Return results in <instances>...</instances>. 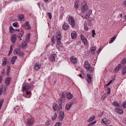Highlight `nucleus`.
I'll return each mask as SVG.
<instances>
[{"mask_svg":"<svg viewBox=\"0 0 126 126\" xmlns=\"http://www.w3.org/2000/svg\"><path fill=\"white\" fill-rule=\"evenodd\" d=\"M88 9L87 5L85 1H83L82 2L81 8V12L84 13Z\"/></svg>","mask_w":126,"mask_h":126,"instance_id":"nucleus-1","label":"nucleus"},{"mask_svg":"<svg viewBox=\"0 0 126 126\" xmlns=\"http://www.w3.org/2000/svg\"><path fill=\"white\" fill-rule=\"evenodd\" d=\"M57 35H56V38L57 39V44L59 45L60 44L61 40V33L60 32H58L56 33Z\"/></svg>","mask_w":126,"mask_h":126,"instance_id":"nucleus-2","label":"nucleus"},{"mask_svg":"<svg viewBox=\"0 0 126 126\" xmlns=\"http://www.w3.org/2000/svg\"><path fill=\"white\" fill-rule=\"evenodd\" d=\"M14 51L16 54H18L20 57H23L24 55L23 52L21 51L20 49L19 48L15 49Z\"/></svg>","mask_w":126,"mask_h":126,"instance_id":"nucleus-3","label":"nucleus"},{"mask_svg":"<svg viewBox=\"0 0 126 126\" xmlns=\"http://www.w3.org/2000/svg\"><path fill=\"white\" fill-rule=\"evenodd\" d=\"M68 21L72 27H74L75 26V22L73 17L72 16H69V17Z\"/></svg>","mask_w":126,"mask_h":126,"instance_id":"nucleus-4","label":"nucleus"},{"mask_svg":"<svg viewBox=\"0 0 126 126\" xmlns=\"http://www.w3.org/2000/svg\"><path fill=\"white\" fill-rule=\"evenodd\" d=\"M27 125L29 126H31L34 123V120L32 118L27 119Z\"/></svg>","mask_w":126,"mask_h":126,"instance_id":"nucleus-5","label":"nucleus"},{"mask_svg":"<svg viewBox=\"0 0 126 126\" xmlns=\"http://www.w3.org/2000/svg\"><path fill=\"white\" fill-rule=\"evenodd\" d=\"M101 121L106 125H108L111 124V122L109 120H107L105 118H103L101 119Z\"/></svg>","mask_w":126,"mask_h":126,"instance_id":"nucleus-6","label":"nucleus"},{"mask_svg":"<svg viewBox=\"0 0 126 126\" xmlns=\"http://www.w3.org/2000/svg\"><path fill=\"white\" fill-rule=\"evenodd\" d=\"M84 67L85 69L87 70L88 71L90 69V65L88 63V61H86L85 63Z\"/></svg>","mask_w":126,"mask_h":126,"instance_id":"nucleus-7","label":"nucleus"},{"mask_svg":"<svg viewBox=\"0 0 126 126\" xmlns=\"http://www.w3.org/2000/svg\"><path fill=\"white\" fill-rule=\"evenodd\" d=\"M81 39L85 45H87L88 44V42L87 39L82 34H81L80 35Z\"/></svg>","mask_w":126,"mask_h":126,"instance_id":"nucleus-8","label":"nucleus"},{"mask_svg":"<svg viewBox=\"0 0 126 126\" xmlns=\"http://www.w3.org/2000/svg\"><path fill=\"white\" fill-rule=\"evenodd\" d=\"M114 110L116 112L120 114H122L123 113V111L121 109L119 108H115Z\"/></svg>","mask_w":126,"mask_h":126,"instance_id":"nucleus-9","label":"nucleus"},{"mask_svg":"<svg viewBox=\"0 0 126 126\" xmlns=\"http://www.w3.org/2000/svg\"><path fill=\"white\" fill-rule=\"evenodd\" d=\"M73 104V103L72 102H70L67 103L65 106L66 110H69Z\"/></svg>","mask_w":126,"mask_h":126,"instance_id":"nucleus-10","label":"nucleus"},{"mask_svg":"<svg viewBox=\"0 0 126 126\" xmlns=\"http://www.w3.org/2000/svg\"><path fill=\"white\" fill-rule=\"evenodd\" d=\"M57 56L56 54H51L49 58V59L51 61L53 62L55 61V57Z\"/></svg>","mask_w":126,"mask_h":126,"instance_id":"nucleus-11","label":"nucleus"},{"mask_svg":"<svg viewBox=\"0 0 126 126\" xmlns=\"http://www.w3.org/2000/svg\"><path fill=\"white\" fill-rule=\"evenodd\" d=\"M71 62L73 64L76 63L77 62V60L76 57L74 56H71L70 58Z\"/></svg>","mask_w":126,"mask_h":126,"instance_id":"nucleus-12","label":"nucleus"},{"mask_svg":"<svg viewBox=\"0 0 126 126\" xmlns=\"http://www.w3.org/2000/svg\"><path fill=\"white\" fill-rule=\"evenodd\" d=\"M25 27L27 30H29L31 29V27L28 21H26L25 23Z\"/></svg>","mask_w":126,"mask_h":126,"instance_id":"nucleus-13","label":"nucleus"},{"mask_svg":"<svg viewBox=\"0 0 126 126\" xmlns=\"http://www.w3.org/2000/svg\"><path fill=\"white\" fill-rule=\"evenodd\" d=\"M64 116V113L63 111L61 112L59 115V119L60 121H62Z\"/></svg>","mask_w":126,"mask_h":126,"instance_id":"nucleus-14","label":"nucleus"},{"mask_svg":"<svg viewBox=\"0 0 126 126\" xmlns=\"http://www.w3.org/2000/svg\"><path fill=\"white\" fill-rule=\"evenodd\" d=\"M11 80V77H8L5 80V83L7 85H9L10 81Z\"/></svg>","mask_w":126,"mask_h":126,"instance_id":"nucleus-15","label":"nucleus"},{"mask_svg":"<svg viewBox=\"0 0 126 126\" xmlns=\"http://www.w3.org/2000/svg\"><path fill=\"white\" fill-rule=\"evenodd\" d=\"M16 35L15 34H14L12 35L11 38V40L12 43H14L15 42L16 37Z\"/></svg>","mask_w":126,"mask_h":126,"instance_id":"nucleus-16","label":"nucleus"},{"mask_svg":"<svg viewBox=\"0 0 126 126\" xmlns=\"http://www.w3.org/2000/svg\"><path fill=\"white\" fill-rule=\"evenodd\" d=\"M87 81L89 83H91L92 81V78L91 75L89 74H87Z\"/></svg>","mask_w":126,"mask_h":126,"instance_id":"nucleus-17","label":"nucleus"},{"mask_svg":"<svg viewBox=\"0 0 126 126\" xmlns=\"http://www.w3.org/2000/svg\"><path fill=\"white\" fill-rule=\"evenodd\" d=\"M30 87L31 86H29V85L27 86L25 85L22 87V91L23 92H24L26 90L29 89L30 88Z\"/></svg>","mask_w":126,"mask_h":126,"instance_id":"nucleus-18","label":"nucleus"},{"mask_svg":"<svg viewBox=\"0 0 126 126\" xmlns=\"http://www.w3.org/2000/svg\"><path fill=\"white\" fill-rule=\"evenodd\" d=\"M69 26L68 25L65 23H64V24L62 26L63 29L65 30H67L68 28H69Z\"/></svg>","mask_w":126,"mask_h":126,"instance_id":"nucleus-19","label":"nucleus"},{"mask_svg":"<svg viewBox=\"0 0 126 126\" xmlns=\"http://www.w3.org/2000/svg\"><path fill=\"white\" fill-rule=\"evenodd\" d=\"M73 96V95L71 94L70 93L68 92L67 93V97L68 99H71L72 98Z\"/></svg>","mask_w":126,"mask_h":126,"instance_id":"nucleus-20","label":"nucleus"},{"mask_svg":"<svg viewBox=\"0 0 126 126\" xmlns=\"http://www.w3.org/2000/svg\"><path fill=\"white\" fill-rule=\"evenodd\" d=\"M77 34L76 32H74L71 34V38L73 39H75L76 38Z\"/></svg>","mask_w":126,"mask_h":126,"instance_id":"nucleus-21","label":"nucleus"},{"mask_svg":"<svg viewBox=\"0 0 126 126\" xmlns=\"http://www.w3.org/2000/svg\"><path fill=\"white\" fill-rule=\"evenodd\" d=\"M16 59L17 57L16 56H13L12 59L11 61V63L12 64H13Z\"/></svg>","mask_w":126,"mask_h":126,"instance_id":"nucleus-22","label":"nucleus"},{"mask_svg":"<svg viewBox=\"0 0 126 126\" xmlns=\"http://www.w3.org/2000/svg\"><path fill=\"white\" fill-rule=\"evenodd\" d=\"M79 1V0H76L74 2V7L76 8H77L79 7L78 3Z\"/></svg>","mask_w":126,"mask_h":126,"instance_id":"nucleus-23","label":"nucleus"},{"mask_svg":"<svg viewBox=\"0 0 126 126\" xmlns=\"http://www.w3.org/2000/svg\"><path fill=\"white\" fill-rule=\"evenodd\" d=\"M112 104L115 107H120L119 104L116 101H114L112 103Z\"/></svg>","mask_w":126,"mask_h":126,"instance_id":"nucleus-24","label":"nucleus"},{"mask_svg":"<svg viewBox=\"0 0 126 126\" xmlns=\"http://www.w3.org/2000/svg\"><path fill=\"white\" fill-rule=\"evenodd\" d=\"M117 35L114 36L112 37V38H111L110 39V40L109 43H110L112 42L115 39L116 37V36Z\"/></svg>","mask_w":126,"mask_h":126,"instance_id":"nucleus-25","label":"nucleus"},{"mask_svg":"<svg viewBox=\"0 0 126 126\" xmlns=\"http://www.w3.org/2000/svg\"><path fill=\"white\" fill-rule=\"evenodd\" d=\"M95 116L94 115H93L92 117H91L88 120V122H90L93 121L95 118Z\"/></svg>","mask_w":126,"mask_h":126,"instance_id":"nucleus-26","label":"nucleus"},{"mask_svg":"<svg viewBox=\"0 0 126 126\" xmlns=\"http://www.w3.org/2000/svg\"><path fill=\"white\" fill-rule=\"evenodd\" d=\"M24 33V31L22 30L21 31L20 33H19L17 35V37L18 38H21L22 36V34Z\"/></svg>","mask_w":126,"mask_h":126,"instance_id":"nucleus-27","label":"nucleus"},{"mask_svg":"<svg viewBox=\"0 0 126 126\" xmlns=\"http://www.w3.org/2000/svg\"><path fill=\"white\" fill-rule=\"evenodd\" d=\"M24 18V15L23 14H21L18 16V19L19 20L21 21Z\"/></svg>","mask_w":126,"mask_h":126,"instance_id":"nucleus-28","label":"nucleus"},{"mask_svg":"<svg viewBox=\"0 0 126 126\" xmlns=\"http://www.w3.org/2000/svg\"><path fill=\"white\" fill-rule=\"evenodd\" d=\"M34 68L36 70H37L40 68V67L39 65L36 64L34 66Z\"/></svg>","mask_w":126,"mask_h":126,"instance_id":"nucleus-29","label":"nucleus"},{"mask_svg":"<svg viewBox=\"0 0 126 126\" xmlns=\"http://www.w3.org/2000/svg\"><path fill=\"white\" fill-rule=\"evenodd\" d=\"M123 75H124L126 73V66L124 68L122 72Z\"/></svg>","mask_w":126,"mask_h":126,"instance_id":"nucleus-30","label":"nucleus"},{"mask_svg":"<svg viewBox=\"0 0 126 126\" xmlns=\"http://www.w3.org/2000/svg\"><path fill=\"white\" fill-rule=\"evenodd\" d=\"M57 117V114L56 113H55L54 114V116L52 117V119L53 121L55 120Z\"/></svg>","mask_w":126,"mask_h":126,"instance_id":"nucleus-31","label":"nucleus"},{"mask_svg":"<svg viewBox=\"0 0 126 126\" xmlns=\"http://www.w3.org/2000/svg\"><path fill=\"white\" fill-rule=\"evenodd\" d=\"M4 102V100L2 99L0 100V110L2 106V105L3 103Z\"/></svg>","mask_w":126,"mask_h":126,"instance_id":"nucleus-32","label":"nucleus"},{"mask_svg":"<svg viewBox=\"0 0 126 126\" xmlns=\"http://www.w3.org/2000/svg\"><path fill=\"white\" fill-rule=\"evenodd\" d=\"M10 66H9L7 69V73L6 74L7 75V76H8L9 74V73L10 72Z\"/></svg>","mask_w":126,"mask_h":126,"instance_id":"nucleus-33","label":"nucleus"},{"mask_svg":"<svg viewBox=\"0 0 126 126\" xmlns=\"http://www.w3.org/2000/svg\"><path fill=\"white\" fill-rule=\"evenodd\" d=\"M14 32V30L12 27L10 26L9 27V32L11 33H13Z\"/></svg>","mask_w":126,"mask_h":126,"instance_id":"nucleus-34","label":"nucleus"},{"mask_svg":"<svg viewBox=\"0 0 126 126\" xmlns=\"http://www.w3.org/2000/svg\"><path fill=\"white\" fill-rule=\"evenodd\" d=\"M63 101H64V99L61 98H60L58 99V102L60 104H62Z\"/></svg>","mask_w":126,"mask_h":126,"instance_id":"nucleus-35","label":"nucleus"},{"mask_svg":"<svg viewBox=\"0 0 126 126\" xmlns=\"http://www.w3.org/2000/svg\"><path fill=\"white\" fill-rule=\"evenodd\" d=\"M62 104H60L59 105L58 107V108L59 109V111H61L62 109Z\"/></svg>","mask_w":126,"mask_h":126,"instance_id":"nucleus-36","label":"nucleus"},{"mask_svg":"<svg viewBox=\"0 0 126 126\" xmlns=\"http://www.w3.org/2000/svg\"><path fill=\"white\" fill-rule=\"evenodd\" d=\"M24 43H25V44L22 43L21 45V47L23 49L25 48V47L27 46V44L26 43H25V42H24Z\"/></svg>","mask_w":126,"mask_h":126,"instance_id":"nucleus-37","label":"nucleus"},{"mask_svg":"<svg viewBox=\"0 0 126 126\" xmlns=\"http://www.w3.org/2000/svg\"><path fill=\"white\" fill-rule=\"evenodd\" d=\"M96 123V121H95L92 123H91L89 124L88 126H92L93 125H94Z\"/></svg>","mask_w":126,"mask_h":126,"instance_id":"nucleus-38","label":"nucleus"},{"mask_svg":"<svg viewBox=\"0 0 126 126\" xmlns=\"http://www.w3.org/2000/svg\"><path fill=\"white\" fill-rule=\"evenodd\" d=\"M13 26L16 28L18 27V23L17 22H15L13 24Z\"/></svg>","mask_w":126,"mask_h":126,"instance_id":"nucleus-39","label":"nucleus"},{"mask_svg":"<svg viewBox=\"0 0 126 126\" xmlns=\"http://www.w3.org/2000/svg\"><path fill=\"white\" fill-rule=\"evenodd\" d=\"M90 17V15L88 14H87L85 16L84 18L85 19H88Z\"/></svg>","mask_w":126,"mask_h":126,"instance_id":"nucleus-40","label":"nucleus"},{"mask_svg":"<svg viewBox=\"0 0 126 126\" xmlns=\"http://www.w3.org/2000/svg\"><path fill=\"white\" fill-rule=\"evenodd\" d=\"M122 105L123 107L126 108V100L123 102Z\"/></svg>","mask_w":126,"mask_h":126,"instance_id":"nucleus-41","label":"nucleus"},{"mask_svg":"<svg viewBox=\"0 0 126 126\" xmlns=\"http://www.w3.org/2000/svg\"><path fill=\"white\" fill-rule=\"evenodd\" d=\"M126 63V59H124L121 61V63L122 64H125Z\"/></svg>","mask_w":126,"mask_h":126,"instance_id":"nucleus-42","label":"nucleus"},{"mask_svg":"<svg viewBox=\"0 0 126 126\" xmlns=\"http://www.w3.org/2000/svg\"><path fill=\"white\" fill-rule=\"evenodd\" d=\"M107 91H108V92H107V93L108 94H110V92L111 90H110V88H107Z\"/></svg>","mask_w":126,"mask_h":126,"instance_id":"nucleus-43","label":"nucleus"},{"mask_svg":"<svg viewBox=\"0 0 126 126\" xmlns=\"http://www.w3.org/2000/svg\"><path fill=\"white\" fill-rule=\"evenodd\" d=\"M30 39V34H28L27 35V36L26 37V40L27 41V42Z\"/></svg>","mask_w":126,"mask_h":126,"instance_id":"nucleus-44","label":"nucleus"},{"mask_svg":"<svg viewBox=\"0 0 126 126\" xmlns=\"http://www.w3.org/2000/svg\"><path fill=\"white\" fill-rule=\"evenodd\" d=\"M92 36L93 37H94V35H96V34L95 33V31L94 30H93L92 31Z\"/></svg>","mask_w":126,"mask_h":126,"instance_id":"nucleus-45","label":"nucleus"},{"mask_svg":"<svg viewBox=\"0 0 126 126\" xmlns=\"http://www.w3.org/2000/svg\"><path fill=\"white\" fill-rule=\"evenodd\" d=\"M89 70H90L89 72L90 73H92V72H93L94 71V68L92 67H91L90 69Z\"/></svg>","mask_w":126,"mask_h":126,"instance_id":"nucleus-46","label":"nucleus"},{"mask_svg":"<svg viewBox=\"0 0 126 126\" xmlns=\"http://www.w3.org/2000/svg\"><path fill=\"white\" fill-rule=\"evenodd\" d=\"M6 62L5 61H3L2 63V65L3 66H5L6 64Z\"/></svg>","mask_w":126,"mask_h":126,"instance_id":"nucleus-47","label":"nucleus"},{"mask_svg":"<svg viewBox=\"0 0 126 126\" xmlns=\"http://www.w3.org/2000/svg\"><path fill=\"white\" fill-rule=\"evenodd\" d=\"M50 124V122L49 121H47L46 122V124L47 125H49Z\"/></svg>","mask_w":126,"mask_h":126,"instance_id":"nucleus-48","label":"nucleus"},{"mask_svg":"<svg viewBox=\"0 0 126 126\" xmlns=\"http://www.w3.org/2000/svg\"><path fill=\"white\" fill-rule=\"evenodd\" d=\"M96 48L94 47H92L91 49V51H94V50H96Z\"/></svg>","mask_w":126,"mask_h":126,"instance_id":"nucleus-49","label":"nucleus"},{"mask_svg":"<svg viewBox=\"0 0 126 126\" xmlns=\"http://www.w3.org/2000/svg\"><path fill=\"white\" fill-rule=\"evenodd\" d=\"M47 14L48 15L49 18L51 19L52 18L51 14L50 13H48Z\"/></svg>","mask_w":126,"mask_h":126,"instance_id":"nucleus-50","label":"nucleus"},{"mask_svg":"<svg viewBox=\"0 0 126 126\" xmlns=\"http://www.w3.org/2000/svg\"><path fill=\"white\" fill-rule=\"evenodd\" d=\"M85 24H86V23L85 24H84L85 26L84 29L85 31H87L88 30V28L86 26H86H85Z\"/></svg>","mask_w":126,"mask_h":126,"instance_id":"nucleus-51","label":"nucleus"},{"mask_svg":"<svg viewBox=\"0 0 126 126\" xmlns=\"http://www.w3.org/2000/svg\"><path fill=\"white\" fill-rule=\"evenodd\" d=\"M123 4L124 7H126V1L124 2L123 3Z\"/></svg>","mask_w":126,"mask_h":126,"instance_id":"nucleus-52","label":"nucleus"},{"mask_svg":"<svg viewBox=\"0 0 126 126\" xmlns=\"http://www.w3.org/2000/svg\"><path fill=\"white\" fill-rule=\"evenodd\" d=\"M51 40L52 42V43L54 44L55 43V41L54 40V36H52V38H51Z\"/></svg>","mask_w":126,"mask_h":126,"instance_id":"nucleus-53","label":"nucleus"},{"mask_svg":"<svg viewBox=\"0 0 126 126\" xmlns=\"http://www.w3.org/2000/svg\"><path fill=\"white\" fill-rule=\"evenodd\" d=\"M2 88H0V95H1L2 94Z\"/></svg>","mask_w":126,"mask_h":126,"instance_id":"nucleus-54","label":"nucleus"},{"mask_svg":"<svg viewBox=\"0 0 126 126\" xmlns=\"http://www.w3.org/2000/svg\"><path fill=\"white\" fill-rule=\"evenodd\" d=\"M58 107H55V106H53V110L55 111H56L57 110V109Z\"/></svg>","mask_w":126,"mask_h":126,"instance_id":"nucleus-55","label":"nucleus"},{"mask_svg":"<svg viewBox=\"0 0 126 126\" xmlns=\"http://www.w3.org/2000/svg\"><path fill=\"white\" fill-rule=\"evenodd\" d=\"M117 66L118 68V69H119L121 67V65L120 64H119Z\"/></svg>","mask_w":126,"mask_h":126,"instance_id":"nucleus-56","label":"nucleus"},{"mask_svg":"<svg viewBox=\"0 0 126 126\" xmlns=\"http://www.w3.org/2000/svg\"><path fill=\"white\" fill-rule=\"evenodd\" d=\"M26 92V94L27 95H29L31 93V92H28L27 91L25 90Z\"/></svg>","mask_w":126,"mask_h":126,"instance_id":"nucleus-57","label":"nucleus"},{"mask_svg":"<svg viewBox=\"0 0 126 126\" xmlns=\"http://www.w3.org/2000/svg\"><path fill=\"white\" fill-rule=\"evenodd\" d=\"M92 10H91L90 9L88 13H87V14H89V15H90L92 13Z\"/></svg>","mask_w":126,"mask_h":126,"instance_id":"nucleus-58","label":"nucleus"},{"mask_svg":"<svg viewBox=\"0 0 126 126\" xmlns=\"http://www.w3.org/2000/svg\"><path fill=\"white\" fill-rule=\"evenodd\" d=\"M107 95L106 94H104L102 96V97L104 99L106 97Z\"/></svg>","mask_w":126,"mask_h":126,"instance_id":"nucleus-59","label":"nucleus"},{"mask_svg":"<svg viewBox=\"0 0 126 126\" xmlns=\"http://www.w3.org/2000/svg\"><path fill=\"white\" fill-rule=\"evenodd\" d=\"M101 49L100 48H99L98 51H97V52L98 53H98H99L101 51Z\"/></svg>","mask_w":126,"mask_h":126,"instance_id":"nucleus-60","label":"nucleus"},{"mask_svg":"<svg viewBox=\"0 0 126 126\" xmlns=\"http://www.w3.org/2000/svg\"><path fill=\"white\" fill-rule=\"evenodd\" d=\"M4 69H3L1 71V73L2 74V75H3V74L4 72Z\"/></svg>","mask_w":126,"mask_h":126,"instance_id":"nucleus-61","label":"nucleus"},{"mask_svg":"<svg viewBox=\"0 0 126 126\" xmlns=\"http://www.w3.org/2000/svg\"><path fill=\"white\" fill-rule=\"evenodd\" d=\"M65 97V96H64V95H62L61 96V98L64 99Z\"/></svg>","mask_w":126,"mask_h":126,"instance_id":"nucleus-62","label":"nucleus"},{"mask_svg":"<svg viewBox=\"0 0 126 126\" xmlns=\"http://www.w3.org/2000/svg\"><path fill=\"white\" fill-rule=\"evenodd\" d=\"M12 50H10L9 52V53L8 55V56H9L10 55V54L12 52Z\"/></svg>","mask_w":126,"mask_h":126,"instance_id":"nucleus-63","label":"nucleus"},{"mask_svg":"<svg viewBox=\"0 0 126 126\" xmlns=\"http://www.w3.org/2000/svg\"><path fill=\"white\" fill-rule=\"evenodd\" d=\"M72 101L73 103H77V101L75 100V99H73Z\"/></svg>","mask_w":126,"mask_h":126,"instance_id":"nucleus-64","label":"nucleus"}]
</instances>
